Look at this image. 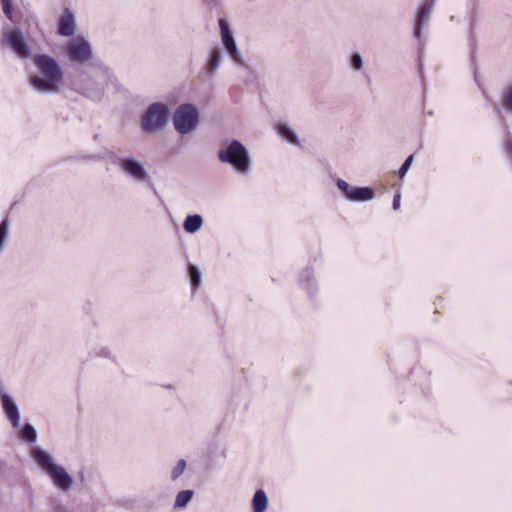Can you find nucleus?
<instances>
[{"label": "nucleus", "mask_w": 512, "mask_h": 512, "mask_svg": "<svg viewBox=\"0 0 512 512\" xmlns=\"http://www.w3.org/2000/svg\"><path fill=\"white\" fill-rule=\"evenodd\" d=\"M35 64L38 74L30 77L31 86L42 94L58 93L63 81V71L59 63L51 56L41 54L36 57Z\"/></svg>", "instance_id": "obj_1"}, {"label": "nucleus", "mask_w": 512, "mask_h": 512, "mask_svg": "<svg viewBox=\"0 0 512 512\" xmlns=\"http://www.w3.org/2000/svg\"><path fill=\"white\" fill-rule=\"evenodd\" d=\"M31 456L59 490L68 492L72 488L73 477L62 466L55 463L49 452L41 447H34L31 450Z\"/></svg>", "instance_id": "obj_2"}, {"label": "nucleus", "mask_w": 512, "mask_h": 512, "mask_svg": "<svg viewBox=\"0 0 512 512\" xmlns=\"http://www.w3.org/2000/svg\"><path fill=\"white\" fill-rule=\"evenodd\" d=\"M218 158L221 162L230 164L240 174H247L250 170V155L238 140H232L225 148L220 149Z\"/></svg>", "instance_id": "obj_3"}, {"label": "nucleus", "mask_w": 512, "mask_h": 512, "mask_svg": "<svg viewBox=\"0 0 512 512\" xmlns=\"http://www.w3.org/2000/svg\"><path fill=\"white\" fill-rule=\"evenodd\" d=\"M110 160L117 165L121 171L136 183H146L153 188L151 177L142 162L134 157H124L116 153L110 154Z\"/></svg>", "instance_id": "obj_4"}, {"label": "nucleus", "mask_w": 512, "mask_h": 512, "mask_svg": "<svg viewBox=\"0 0 512 512\" xmlns=\"http://www.w3.org/2000/svg\"><path fill=\"white\" fill-rule=\"evenodd\" d=\"M199 111L191 103L180 104L173 113V125L181 135H187L194 131L199 124Z\"/></svg>", "instance_id": "obj_5"}, {"label": "nucleus", "mask_w": 512, "mask_h": 512, "mask_svg": "<svg viewBox=\"0 0 512 512\" xmlns=\"http://www.w3.org/2000/svg\"><path fill=\"white\" fill-rule=\"evenodd\" d=\"M170 110L167 104L155 102L148 106L141 118L144 132L153 133L161 130L168 122Z\"/></svg>", "instance_id": "obj_6"}, {"label": "nucleus", "mask_w": 512, "mask_h": 512, "mask_svg": "<svg viewBox=\"0 0 512 512\" xmlns=\"http://www.w3.org/2000/svg\"><path fill=\"white\" fill-rule=\"evenodd\" d=\"M218 24L220 28L221 41L225 50L236 64L244 66L245 63L243 57L238 49L228 21L224 18H219Z\"/></svg>", "instance_id": "obj_7"}, {"label": "nucleus", "mask_w": 512, "mask_h": 512, "mask_svg": "<svg viewBox=\"0 0 512 512\" xmlns=\"http://www.w3.org/2000/svg\"><path fill=\"white\" fill-rule=\"evenodd\" d=\"M66 54L73 62L85 63L92 58L91 45L83 37H77L67 45Z\"/></svg>", "instance_id": "obj_8"}, {"label": "nucleus", "mask_w": 512, "mask_h": 512, "mask_svg": "<svg viewBox=\"0 0 512 512\" xmlns=\"http://www.w3.org/2000/svg\"><path fill=\"white\" fill-rule=\"evenodd\" d=\"M6 41L8 47L20 59H27L31 55V49L25 40L22 31L15 27L6 32Z\"/></svg>", "instance_id": "obj_9"}, {"label": "nucleus", "mask_w": 512, "mask_h": 512, "mask_svg": "<svg viewBox=\"0 0 512 512\" xmlns=\"http://www.w3.org/2000/svg\"><path fill=\"white\" fill-rule=\"evenodd\" d=\"M337 188L349 200L362 202L372 200L375 196L374 191L369 187H353L343 179L336 181Z\"/></svg>", "instance_id": "obj_10"}, {"label": "nucleus", "mask_w": 512, "mask_h": 512, "mask_svg": "<svg viewBox=\"0 0 512 512\" xmlns=\"http://www.w3.org/2000/svg\"><path fill=\"white\" fill-rule=\"evenodd\" d=\"M435 0H424L419 6L413 25V36L418 40L419 45H422V29L427 24L430 14L434 8Z\"/></svg>", "instance_id": "obj_11"}, {"label": "nucleus", "mask_w": 512, "mask_h": 512, "mask_svg": "<svg viewBox=\"0 0 512 512\" xmlns=\"http://www.w3.org/2000/svg\"><path fill=\"white\" fill-rule=\"evenodd\" d=\"M2 410L10 422L13 429H19L20 425V410L14 399L2 393Z\"/></svg>", "instance_id": "obj_12"}, {"label": "nucleus", "mask_w": 512, "mask_h": 512, "mask_svg": "<svg viewBox=\"0 0 512 512\" xmlns=\"http://www.w3.org/2000/svg\"><path fill=\"white\" fill-rule=\"evenodd\" d=\"M76 23L74 13L70 8H65L59 20L58 32L65 37H71L75 34Z\"/></svg>", "instance_id": "obj_13"}, {"label": "nucleus", "mask_w": 512, "mask_h": 512, "mask_svg": "<svg viewBox=\"0 0 512 512\" xmlns=\"http://www.w3.org/2000/svg\"><path fill=\"white\" fill-rule=\"evenodd\" d=\"M2 12L14 25L19 24L22 20V13L13 0H2Z\"/></svg>", "instance_id": "obj_14"}, {"label": "nucleus", "mask_w": 512, "mask_h": 512, "mask_svg": "<svg viewBox=\"0 0 512 512\" xmlns=\"http://www.w3.org/2000/svg\"><path fill=\"white\" fill-rule=\"evenodd\" d=\"M222 60V53L221 50L216 47L211 50L209 58L207 60L205 69L206 73L210 76L214 75L221 63Z\"/></svg>", "instance_id": "obj_15"}, {"label": "nucleus", "mask_w": 512, "mask_h": 512, "mask_svg": "<svg viewBox=\"0 0 512 512\" xmlns=\"http://www.w3.org/2000/svg\"><path fill=\"white\" fill-rule=\"evenodd\" d=\"M18 436L21 440L27 443H35L38 437L37 430L30 423H25L23 426L19 425V429H16Z\"/></svg>", "instance_id": "obj_16"}, {"label": "nucleus", "mask_w": 512, "mask_h": 512, "mask_svg": "<svg viewBox=\"0 0 512 512\" xmlns=\"http://www.w3.org/2000/svg\"><path fill=\"white\" fill-rule=\"evenodd\" d=\"M203 225V218L199 214L188 215L183 223V228L187 233L193 234L200 230Z\"/></svg>", "instance_id": "obj_17"}, {"label": "nucleus", "mask_w": 512, "mask_h": 512, "mask_svg": "<svg viewBox=\"0 0 512 512\" xmlns=\"http://www.w3.org/2000/svg\"><path fill=\"white\" fill-rule=\"evenodd\" d=\"M268 505L266 493L263 490H257L252 499L253 512H265Z\"/></svg>", "instance_id": "obj_18"}, {"label": "nucleus", "mask_w": 512, "mask_h": 512, "mask_svg": "<svg viewBox=\"0 0 512 512\" xmlns=\"http://www.w3.org/2000/svg\"><path fill=\"white\" fill-rule=\"evenodd\" d=\"M277 132L278 134L285 140H287L289 143L298 145L299 139L295 131L286 124H279L277 126Z\"/></svg>", "instance_id": "obj_19"}, {"label": "nucleus", "mask_w": 512, "mask_h": 512, "mask_svg": "<svg viewBox=\"0 0 512 512\" xmlns=\"http://www.w3.org/2000/svg\"><path fill=\"white\" fill-rule=\"evenodd\" d=\"M500 100L505 112L512 115V83L502 89Z\"/></svg>", "instance_id": "obj_20"}, {"label": "nucleus", "mask_w": 512, "mask_h": 512, "mask_svg": "<svg viewBox=\"0 0 512 512\" xmlns=\"http://www.w3.org/2000/svg\"><path fill=\"white\" fill-rule=\"evenodd\" d=\"M188 274L190 278L191 287L193 290H196L201 284L202 273L197 266L189 264Z\"/></svg>", "instance_id": "obj_21"}, {"label": "nucleus", "mask_w": 512, "mask_h": 512, "mask_svg": "<svg viewBox=\"0 0 512 512\" xmlns=\"http://www.w3.org/2000/svg\"><path fill=\"white\" fill-rule=\"evenodd\" d=\"M193 497V491L191 490H183L180 491L175 499V508H184L187 506V504L191 501Z\"/></svg>", "instance_id": "obj_22"}, {"label": "nucleus", "mask_w": 512, "mask_h": 512, "mask_svg": "<svg viewBox=\"0 0 512 512\" xmlns=\"http://www.w3.org/2000/svg\"><path fill=\"white\" fill-rule=\"evenodd\" d=\"M83 93L86 97L94 101H100L104 96V89L97 85L95 88H86Z\"/></svg>", "instance_id": "obj_23"}, {"label": "nucleus", "mask_w": 512, "mask_h": 512, "mask_svg": "<svg viewBox=\"0 0 512 512\" xmlns=\"http://www.w3.org/2000/svg\"><path fill=\"white\" fill-rule=\"evenodd\" d=\"M349 63H350V67L354 71H360L363 68V59H362L361 54L359 52H354L350 56Z\"/></svg>", "instance_id": "obj_24"}, {"label": "nucleus", "mask_w": 512, "mask_h": 512, "mask_svg": "<svg viewBox=\"0 0 512 512\" xmlns=\"http://www.w3.org/2000/svg\"><path fill=\"white\" fill-rule=\"evenodd\" d=\"M187 463L184 459H180L177 464L174 466L171 472V479L173 481L177 480L185 471Z\"/></svg>", "instance_id": "obj_25"}, {"label": "nucleus", "mask_w": 512, "mask_h": 512, "mask_svg": "<svg viewBox=\"0 0 512 512\" xmlns=\"http://www.w3.org/2000/svg\"><path fill=\"white\" fill-rule=\"evenodd\" d=\"M413 159H414V157L412 154L409 155L405 159V161L403 162V164L401 165V167L399 168V171H398V175L400 178H403L406 175L407 171L409 170V168L412 165Z\"/></svg>", "instance_id": "obj_26"}, {"label": "nucleus", "mask_w": 512, "mask_h": 512, "mask_svg": "<svg viewBox=\"0 0 512 512\" xmlns=\"http://www.w3.org/2000/svg\"><path fill=\"white\" fill-rule=\"evenodd\" d=\"M302 277L306 278V280H307L306 289L312 297L313 296V293H312L313 292V283L311 282V272L308 269L305 270L302 274Z\"/></svg>", "instance_id": "obj_27"}, {"label": "nucleus", "mask_w": 512, "mask_h": 512, "mask_svg": "<svg viewBox=\"0 0 512 512\" xmlns=\"http://www.w3.org/2000/svg\"><path fill=\"white\" fill-rule=\"evenodd\" d=\"M504 150L512 162V137H507L504 142Z\"/></svg>", "instance_id": "obj_28"}, {"label": "nucleus", "mask_w": 512, "mask_h": 512, "mask_svg": "<svg viewBox=\"0 0 512 512\" xmlns=\"http://www.w3.org/2000/svg\"><path fill=\"white\" fill-rule=\"evenodd\" d=\"M7 233H8V221L5 219V220H2V245L5 242Z\"/></svg>", "instance_id": "obj_29"}, {"label": "nucleus", "mask_w": 512, "mask_h": 512, "mask_svg": "<svg viewBox=\"0 0 512 512\" xmlns=\"http://www.w3.org/2000/svg\"><path fill=\"white\" fill-rule=\"evenodd\" d=\"M94 354H95V356H99V357H110V351L106 347H103V348L99 349L98 351H95Z\"/></svg>", "instance_id": "obj_30"}, {"label": "nucleus", "mask_w": 512, "mask_h": 512, "mask_svg": "<svg viewBox=\"0 0 512 512\" xmlns=\"http://www.w3.org/2000/svg\"><path fill=\"white\" fill-rule=\"evenodd\" d=\"M401 196L400 194H395L393 198V209L398 210L400 208Z\"/></svg>", "instance_id": "obj_31"}]
</instances>
